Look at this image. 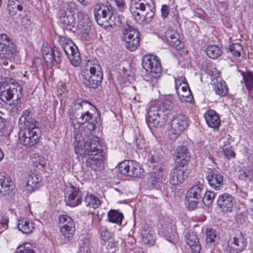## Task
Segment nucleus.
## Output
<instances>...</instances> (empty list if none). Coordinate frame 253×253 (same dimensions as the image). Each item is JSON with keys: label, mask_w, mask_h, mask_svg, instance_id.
Returning a JSON list of instances; mask_svg holds the SVG:
<instances>
[{"label": "nucleus", "mask_w": 253, "mask_h": 253, "mask_svg": "<svg viewBox=\"0 0 253 253\" xmlns=\"http://www.w3.org/2000/svg\"><path fill=\"white\" fill-rule=\"evenodd\" d=\"M129 10L137 23L146 24L152 20L155 7L152 0H130Z\"/></svg>", "instance_id": "1"}, {"label": "nucleus", "mask_w": 253, "mask_h": 253, "mask_svg": "<svg viewBox=\"0 0 253 253\" xmlns=\"http://www.w3.org/2000/svg\"><path fill=\"white\" fill-rule=\"evenodd\" d=\"M91 106L89 102L82 100L72 106L69 116L72 126L75 130L79 129L83 124L94 121L92 114L87 110Z\"/></svg>", "instance_id": "2"}, {"label": "nucleus", "mask_w": 253, "mask_h": 253, "mask_svg": "<svg viewBox=\"0 0 253 253\" xmlns=\"http://www.w3.org/2000/svg\"><path fill=\"white\" fill-rule=\"evenodd\" d=\"M81 75L83 84L90 88H97L103 80L101 67L97 63L92 64L90 61L82 67Z\"/></svg>", "instance_id": "3"}, {"label": "nucleus", "mask_w": 253, "mask_h": 253, "mask_svg": "<svg viewBox=\"0 0 253 253\" xmlns=\"http://www.w3.org/2000/svg\"><path fill=\"white\" fill-rule=\"evenodd\" d=\"M22 97V87L17 83L11 81H3L0 84V98L7 103L10 102V105H15L18 103V101Z\"/></svg>", "instance_id": "4"}, {"label": "nucleus", "mask_w": 253, "mask_h": 253, "mask_svg": "<svg viewBox=\"0 0 253 253\" xmlns=\"http://www.w3.org/2000/svg\"><path fill=\"white\" fill-rule=\"evenodd\" d=\"M58 41L71 63L75 67L79 66L80 65L81 59L77 46L71 40L65 37L60 36Z\"/></svg>", "instance_id": "5"}, {"label": "nucleus", "mask_w": 253, "mask_h": 253, "mask_svg": "<svg viewBox=\"0 0 253 253\" xmlns=\"http://www.w3.org/2000/svg\"><path fill=\"white\" fill-rule=\"evenodd\" d=\"M122 39L128 49L134 51L139 44V32L130 25L125 24L123 26Z\"/></svg>", "instance_id": "6"}, {"label": "nucleus", "mask_w": 253, "mask_h": 253, "mask_svg": "<svg viewBox=\"0 0 253 253\" xmlns=\"http://www.w3.org/2000/svg\"><path fill=\"white\" fill-rule=\"evenodd\" d=\"M167 120V115L161 112L157 106H151L147 112L146 122L149 127H162Z\"/></svg>", "instance_id": "7"}, {"label": "nucleus", "mask_w": 253, "mask_h": 253, "mask_svg": "<svg viewBox=\"0 0 253 253\" xmlns=\"http://www.w3.org/2000/svg\"><path fill=\"white\" fill-rule=\"evenodd\" d=\"M16 54V47L8 36L0 35V58L12 60Z\"/></svg>", "instance_id": "8"}, {"label": "nucleus", "mask_w": 253, "mask_h": 253, "mask_svg": "<svg viewBox=\"0 0 253 253\" xmlns=\"http://www.w3.org/2000/svg\"><path fill=\"white\" fill-rule=\"evenodd\" d=\"M119 168L122 174L128 176L141 177L143 175V169L134 161H124L120 164Z\"/></svg>", "instance_id": "9"}, {"label": "nucleus", "mask_w": 253, "mask_h": 253, "mask_svg": "<svg viewBox=\"0 0 253 253\" xmlns=\"http://www.w3.org/2000/svg\"><path fill=\"white\" fill-rule=\"evenodd\" d=\"M188 126V119L185 115L179 113L175 115L171 122L170 137L175 139L180 135Z\"/></svg>", "instance_id": "10"}, {"label": "nucleus", "mask_w": 253, "mask_h": 253, "mask_svg": "<svg viewBox=\"0 0 253 253\" xmlns=\"http://www.w3.org/2000/svg\"><path fill=\"white\" fill-rule=\"evenodd\" d=\"M160 232L169 242L174 243L178 235L175 227L171 220L168 217H163L159 220Z\"/></svg>", "instance_id": "11"}, {"label": "nucleus", "mask_w": 253, "mask_h": 253, "mask_svg": "<svg viewBox=\"0 0 253 253\" xmlns=\"http://www.w3.org/2000/svg\"><path fill=\"white\" fill-rule=\"evenodd\" d=\"M98 137L90 135L84 143L83 148L79 150V154L87 156V154L103 152L102 150L103 144L99 142Z\"/></svg>", "instance_id": "12"}, {"label": "nucleus", "mask_w": 253, "mask_h": 253, "mask_svg": "<svg viewBox=\"0 0 253 253\" xmlns=\"http://www.w3.org/2000/svg\"><path fill=\"white\" fill-rule=\"evenodd\" d=\"M142 65L146 72L151 74L155 78L160 76L162 68L156 57L151 55L144 56Z\"/></svg>", "instance_id": "13"}, {"label": "nucleus", "mask_w": 253, "mask_h": 253, "mask_svg": "<svg viewBox=\"0 0 253 253\" xmlns=\"http://www.w3.org/2000/svg\"><path fill=\"white\" fill-rule=\"evenodd\" d=\"M189 174L190 171L187 169V166L177 164L170 172L169 181L172 185L181 184Z\"/></svg>", "instance_id": "14"}, {"label": "nucleus", "mask_w": 253, "mask_h": 253, "mask_svg": "<svg viewBox=\"0 0 253 253\" xmlns=\"http://www.w3.org/2000/svg\"><path fill=\"white\" fill-rule=\"evenodd\" d=\"M40 135V128H35L34 130L31 131L23 129L19 133V139L22 144L30 147L38 142Z\"/></svg>", "instance_id": "15"}, {"label": "nucleus", "mask_w": 253, "mask_h": 253, "mask_svg": "<svg viewBox=\"0 0 253 253\" xmlns=\"http://www.w3.org/2000/svg\"><path fill=\"white\" fill-rule=\"evenodd\" d=\"M247 244L246 239L241 232H239L230 238L226 252L227 253H239L244 250Z\"/></svg>", "instance_id": "16"}, {"label": "nucleus", "mask_w": 253, "mask_h": 253, "mask_svg": "<svg viewBox=\"0 0 253 253\" xmlns=\"http://www.w3.org/2000/svg\"><path fill=\"white\" fill-rule=\"evenodd\" d=\"M105 153L98 152L91 154H87L85 164L87 167L94 170L100 171L103 169L104 162L105 159Z\"/></svg>", "instance_id": "17"}, {"label": "nucleus", "mask_w": 253, "mask_h": 253, "mask_svg": "<svg viewBox=\"0 0 253 253\" xmlns=\"http://www.w3.org/2000/svg\"><path fill=\"white\" fill-rule=\"evenodd\" d=\"M70 185V186L67 187V193L68 196L65 199L66 204L71 207H76L81 203L83 195L79 187Z\"/></svg>", "instance_id": "18"}, {"label": "nucleus", "mask_w": 253, "mask_h": 253, "mask_svg": "<svg viewBox=\"0 0 253 253\" xmlns=\"http://www.w3.org/2000/svg\"><path fill=\"white\" fill-rule=\"evenodd\" d=\"M60 231L65 238H71L75 231V223L71 217L67 215L59 216Z\"/></svg>", "instance_id": "19"}, {"label": "nucleus", "mask_w": 253, "mask_h": 253, "mask_svg": "<svg viewBox=\"0 0 253 253\" xmlns=\"http://www.w3.org/2000/svg\"><path fill=\"white\" fill-rule=\"evenodd\" d=\"M206 178L210 186L219 190L223 185V176L214 169H208L206 172Z\"/></svg>", "instance_id": "20"}, {"label": "nucleus", "mask_w": 253, "mask_h": 253, "mask_svg": "<svg viewBox=\"0 0 253 253\" xmlns=\"http://www.w3.org/2000/svg\"><path fill=\"white\" fill-rule=\"evenodd\" d=\"M164 38L169 44L179 51L184 47L183 43L179 40L178 33L173 29H168L165 32Z\"/></svg>", "instance_id": "21"}, {"label": "nucleus", "mask_w": 253, "mask_h": 253, "mask_svg": "<svg viewBox=\"0 0 253 253\" xmlns=\"http://www.w3.org/2000/svg\"><path fill=\"white\" fill-rule=\"evenodd\" d=\"M217 203L223 211L228 212L232 211L235 202L232 196L224 193L218 197Z\"/></svg>", "instance_id": "22"}, {"label": "nucleus", "mask_w": 253, "mask_h": 253, "mask_svg": "<svg viewBox=\"0 0 253 253\" xmlns=\"http://www.w3.org/2000/svg\"><path fill=\"white\" fill-rule=\"evenodd\" d=\"M19 123L23 125V129L34 130L35 128H39L37 126V122L33 118L30 111L25 110L22 112V116L19 118Z\"/></svg>", "instance_id": "23"}, {"label": "nucleus", "mask_w": 253, "mask_h": 253, "mask_svg": "<svg viewBox=\"0 0 253 253\" xmlns=\"http://www.w3.org/2000/svg\"><path fill=\"white\" fill-rule=\"evenodd\" d=\"M185 240L193 253H199L201 251V245L196 233L190 231L185 235Z\"/></svg>", "instance_id": "24"}, {"label": "nucleus", "mask_w": 253, "mask_h": 253, "mask_svg": "<svg viewBox=\"0 0 253 253\" xmlns=\"http://www.w3.org/2000/svg\"><path fill=\"white\" fill-rule=\"evenodd\" d=\"M205 118L208 126L213 128H218L220 125V119L218 114L213 110L210 109L205 114Z\"/></svg>", "instance_id": "25"}, {"label": "nucleus", "mask_w": 253, "mask_h": 253, "mask_svg": "<svg viewBox=\"0 0 253 253\" xmlns=\"http://www.w3.org/2000/svg\"><path fill=\"white\" fill-rule=\"evenodd\" d=\"M60 21L64 27L68 30H71L76 24L74 13H68L63 11L60 13Z\"/></svg>", "instance_id": "26"}, {"label": "nucleus", "mask_w": 253, "mask_h": 253, "mask_svg": "<svg viewBox=\"0 0 253 253\" xmlns=\"http://www.w3.org/2000/svg\"><path fill=\"white\" fill-rule=\"evenodd\" d=\"M111 8V5L109 7L103 6L102 10L96 12L94 17L98 25L103 26L104 24L107 23L108 21H109V18L112 11L110 10Z\"/></svg>", "instance_id": "27"}, {"label": "nucleus", "mask_w": 253, "mask_h": 253, "mask_svg": "<svg viewBox=\"0 0 253 253\" xmlns=\"http://www.w3.org/2000/svg\"><path fill=\"white\" fill-rule=\"evenodd\" d=\"M239 177L246 182H253V163L244 166L239 170Z\"/></svg>", "instance_id": "28"}, {"label": "nucleus", "mask_w": 253, "mask_h": 253, "mask_svg": "<svg viewBox=\"0 0 253 253\" xmlns=\"http://www.w3.org/2000/svg\"><path fill=\"white\" fill-rule=\"evenodd\" d=\"M203 190L204 185L202 184L199 183L194 185L188 190L186 193V197L187 198H193L200 201L202 198Z\"/></svg>", "instance_id": "29"}, {"label": "nucleus", "mask_w": 253, "mask_h": 253, "mask_svg": "<svg viewBox=\"0 0 253 253\" xmlns=\"http://www.w3.org/2000/svg\"><path fill=\"white\" fill-rule=\"evenodd\" d=\"M176 157L177 158L181 159L177 164L187 166L190 160V155L187 147L184 145L177 146L176 148Z\"/></svg>", "instance_id": "30"}, {"label": "nucleus", "mask_w": 253, "mask_h": 253, "mask_svg": "<svg viewBox=\"0 0 253 253\" xmlns=\"http://www.w3.org/2000/svg\"><path fill=\"white\" fill-rule=\"evenodd\" d=\"M49 53H45V60L47 62L59 64L62 61V53L57 47H54L52 50H50Z\"/></svg>", "instance_id": "31"}, {"label": "nucleus", "mask_w": 253, "mask_h": 253, "mask_svg": "<svg viewBox=\"0 0 253 253\" xmlns=\"http://www.w3.org/2000/svg\"><path fill=\"white\" fill-rule=\"evenodd\" d=\"M42 180L41 176L37 173H31L27 177V186L29 187L28 190L33 191L35 189L39 186L40 182Z\"/></svg>", "instance_id": "32"}, {"label": "nucleus", "mask_w": 253, "mask_h": 253, "mask_svg": "<svg viewBox=\"0 0 253 253\" xmlns=\"http://www.w3.org/2000/svg\"><path fill=\"white\" fill-rule=\"evenodd\" d=\"M13 183L7 175L0 174V192L4 194H8V191L12 189Z\"/></svg>", "instance_id": "33"}, {"label": "nucleus", "mask_w": 253, "mask_h": 253, "mask_svg": "<svg viewBox=\"0 0 253 253\" xmlns=\"http://www.w3.org/2000/svg\"><path fill=\"white\" fill-rule=\"evenodd\" d=\"M18 228L20 231L24 234H29L34 229L33 222L27 218L19 219L18 223Z\"/></svg>", "instance_id": "34"}, {"label": "nucleus", "mask_w": 253, "mask_h": 253, "mask_svg": "<svg viewBox=\"0 0 253 253\" xmlns=\"http://www.w3.org/2000/svg\"><path fill=\"white\" fill-rule=\"evenodd\" d=\"M213 90L215 93L219 96H224L228 92V89L226 83L223 80L217 81L213 84Z\"/></svg>", "instance_id": "35"}, {"label": "nucleus", "mask_w": 253, "mask_h": 253, "mask_svg": "<svg viewBox=\"0 0 253 253\" xmlns=\"http://www.w3.org/2000/svg\"><path fill=\"white\" fill-rule=\"evenodd\" d=\"M107 217L109 222L121 225L124 218V215L122 212H120L117 210H111L108 212Z\"/></svg>", "instance_id": "36"}, {"label": "nucleus", "mask_w": 253, "mask_h": 253, "mask_svg": "<svg viewBox=\"0 0 253 253\" xmlns=\"http://www.w3.org/2000/svg\"><path fill=\"white\" fill-rule=\"evenodd\" d=\"M207 55L211 59H216L222 54L221 49L217 45H210L208 46L206 50Z\"/></svg>", "instance_id": "37"}, {"label": "nucleus", "mask_w": 253, "mask_h": 253, "mask_svg": "<svg viewBox=\"0 0 253 253\" xmlns=\"http://www.w3.org/2000/svg\"><path fill=\"white\" fill-rule=\"evenodd\" d=\"M84 203L86 206L96 209L101 204L99 199L93 194L87 195L84 197Z\"/></svg>", "instance_id": "38"}, {"label": "nucleus", "mask_w": 253, "mask_h": 253, "mask_svg": "<svg viewBox=\"0 0 253 253\" xmlns=\"http://www.w3.org/2000/svg\"><path fill=\"white\" fill-rule=\"evenodd\" d=\"M242 75L247 89L250 91L253 90V73L250 71L242 72Z\"/></svg>", "instance_id": "39"}, {"label": "nucleus", "mask_w": 253, "mask_h": 253, "mask_svg": "<svg viewBox=\"0 0 253 253\" xmlns=\"http://www.w3.org/2000/svg\"><path fill=\"white\" fill-rule=\"evenodd\" d=\"M83 138L81 133L78 131H74V141L73 144L75 147V151L77 154H79V150H81L83 145Z\"/></svg>", "instance_id": "40"}, {"label": "nucleus", "mask_w": 253, "mask_h": 253, "mask_svg": "<svg viewBox=\"0 0 253 253\" xmlns=\"http://www.w3.org/2000/svg\"><path fill=\"white\" fill-rule=\"evenodd\" d=\"M163 168H165L163 165H160L157 168H153V171L152 172L153 174L159 178V181L162 182L164 181L166 179V171Z\"/></svg>", "instance_id": "41"}, {"label": "nucleus", "mask_w": 253, "mask_h": 253, "mask_svg": "<svg viewBox=\"0 0 253 253\" xmlns=\"http://www.w3.org/2000/svg\"><path fill=\"white\" fill-rule=\"evenodd\" d=\"M109 21L107 23L111 26L115 25L120 26L123 22L124 18L117 14H113L111 11V14L109 17Z\"/></svg>", "instance_id": "42"}, {"label": "nucleus", "mask_w": 253, "mask_h": 253, "mask_svg": "<svg viewBox=\"0 0 253 253\" xmlns=\"http://www.w3.org/2000/svg\"><path fill=\"white\" fill-rule=\"evenodd\" d=\"M161 112L165 113V112L170 111L173 107L174 104L169 99L164 100L160 105H156Z\"/></svg>", "instance_id": "43"}, {"label": "nucleus", "mask_w": 253, "mask_h": 253, "mask_svg": "<svg viewBox=\"0 0 253 253\" xmlns=\"http://www.w3.org/2000/svg\"><path fill=\"white\" fill-rule=\"evenodd\" d=\"M228 49L234 56L240 57L241 52L243 50V47L240 44L235 43L229 45Z\"/></svg>", "instance_id": "44"}, {"label": "nucleus", "mask_w": 253, "mask_h": 253, "mask_svg": "<svg viewBox=\"0 0 253 253\" xmlns=\"http://www.w3.org/2000/svg\"><path fill=\"white\" fill-rule=\"evenodd\" d=\"M215 194L211 191H208L205 193L204 196L202 198V201L205 205L209 206L211 205L213 199L215 198Z\"/></svg>", "instance_id": "45"}, {"label": "nucleus", "mask_w": 253, "mask_h": 253, "mask_svg": "<svg viewBox=\"0 0 253 253\" xmlns=\"http://www.w3.org/2000/svg\"><path fill=\"white\" fill-rule=\"evenodd\" d=\"M177 93L181 100H184L187 102H191L193 99L192 93L190 89H187L183 91V92H180V90H179Z\"/></svg>", "instance_id": "46"}, {"label": "nucleus", "mask_w": 253, "mask_h": 253, "mask_svg": "<svg viewBox=\"0 0 253 253\" xmlns=\"http://www.w3.org/2000/svg\"><path fill=\"white\" fill-rule=\"evenodd\" d=\"M117 244V242H115L114 241H110L108 242L105 241L102 246V250L105 252L106 250H108V252H104V253H112L114 252V249L116 247Z\"/></svg>", "instance_id": "47"}, {"label": "nucleus", "mask_w": 253, "mask_h": 253, "mask_svg": "<svg viewBox=\"0 0 253 253\" xmlns=\"http://www.w3.org/2000/svg\"><path fill=\"white\" fill-rule=\"evenodd\" d=\"M89 241L87 239H84L80 243V253H87L90 251Z\"/></svg>", "instance_id": "48"}, {"label": "nucleus", "mask_w": 253, "mask_h": 253, "mask_svg": "<svg viewBox=\"0 0 253 253\" xmlns=\"http://www.w3.org/2000/svg\"><path fill=\"white\" fill-rule=\"evenodd\" d=\"M34 165L36 167H38L39 166L43 168L46 165V162L45 159L40 155H38L35 158L32 159Z\"/></svg>", "instance_id": "49"}, {"label": "nucleus", "mask_w": 253, "mask_h": 253, "mask_svg": "<svg viewBox=\"0 0 253 253\" xmlns=\"http://www.w3.org/2000/svg\"><path fill=\"white\" fill-rule=\"evenodd\" d=\"M206 241L207 243H212L216 237V231L212 229H208L206 232Z\"/></svg>", "instance_id": "50"}, {"label": "nucleus", "mask_w": 253, "mask_h": 253, "mask_svg": "<svg viewBox=\"0 0 253 253\" xmlns=\"http://www.w3.org/2000/svg\"><path fill=\"white\" fill-rule=\"evenodd\" d=\"M95 121L88 122L86 124H83L84 127V131L87 134H90L92 131H93L95 127Z\"/></svg>", "instance_id": "51"}, {"label": "nucleus", "mask_w": 253, "mask_h": 253, "mask_svg": "<svg viewBox=\"0 0 253 253\" xmlns=\"http://www.w3.org/2000/svg\"><path fill=\"white\" fill-rule=\"evenodd\" d=\"M149 161L153 165L152 166L153 168L159 167L161 165H159L160 163H162L160 158L156 154L151 155V156L149 157Z\"/></svg>", "instance_id": "52"}, {"label": "nucleus", "mask_w": 253, "mask_h": 253, "mask_svg": "<svg viewBox=\"0 0 253 253\" xmlns=\"http://www.w3.org/2000/svg\"><path fill=\"white\" fill-rule=\"evenodd\" d=\"M24 0H9L8 5L16 7L19 9V11H22L23 9L22 4Z\"/></svg>", "instance_id": "53"}, {"label": "nucleus", "mask_w": 253, "mask_h": 253, "mask_svg": "<svg viewBox=\"0 0 253 253\" xmlns=\"http://www.w3.org/2000/svg\"><path fill=\"white\" fill-rule=\"evenodd\" d=\"M100 232L102 240L104 242L109 240L110 234L106 227L102 226L100 229Z\"/></svg>", "instance_id": "54"}, {"label": "nucleus", "mask_w": 253, "mask_h": 253, "mask_svg": "<svg viewBox=\"0 0 253 253\" xmlns=\"http://www.w3.org/2000/svg\"><path fill=\"white\" fill-rule=\"evenodd\" d=\"M76 4L72 1L67 2L64 5L66 11H68L69 13H74V10L76 9Z\"/></svg>", "instance_id": "55"}, {"label": "nucleus", "mask_w": 253, "mask_h": 253, "mask_svg": "<svg viewBox=\"0 0 253 253\" xmlns=\"http://www.w3.org/2000/svg\"><path fill=\"white\" fill-rule=\"evenodd\" d=\"M186 80L184 77H181L175 79V85L176 92L180 90V87L183 85V83H185Z\"/></svg>", "instance_id": "56"}, {"label": "nucleus", "mask_w": 253, "mask_h": 253, "mask_svg": "<svg viewBox=\"0 0 253 253\" xmlns=\"http://www.w3.org/2000/svg\"><path fill=\"white\" fill-rule=\"evenodd\" d=\"M114 2L118 9L123 11L126 7V3L125 0H111Z\"/></svg>", "instance_id": "57"}, {"label": "nucleus", "mask_w": 253, "mask_h": 253, "mask_svg": "<svg viewBox=\"0 0 253 253\" xmlns=\"http://www.w3.org/2000/svg\"><path fill=\"white\" fill-rule=\"evenodd\" d=\"M199 202V200L195 199V200H191L188 198L187 208L190 211H193L197 208V205Z\"/></svg>", "instance_id": "58"}, {"label": "nucleus", "mask_w": 253, "mask_h": 253, "mask_svg": "<svg viewBox=\"0 0 253 253\" xmlns=\"http://www.w3.org/2000/svg\"><path fill=\"white\" fill-rule=\"evenodd\" d=\"M222 149L224 154L227 159L234 158L235 156V153L232 149L231 147H223Z\"/></svg>", "instance_id": "59"}, {"label": "nucleus", "mask_w": 253, "mask_h": 253, "mask_svg": "<svg viewBox=\"0 0 253 253\" xmlns=\"http://www.w3.org/2000/svg\"><path fill=\"white\" fill-rule=\"evenodd\" d=\"M148 181L153 186H156L158 183L162 182V181H159V178L157 177L152 172H151Z\"/></svg>", "instance_id": "60"}, {"label": "nucleus", "mask_w": 253, "mask_h": 253, "mask_svg": "<svg viewBox=\"0 0 253 253\" xmlns=\"http://www.w3.org/2000/svg\"><path fill=\"white\" fill-rule=\"evenodd\" d=\"M143 139L140 136L135 135L134 137V142L135 143L136 146L138 149L142 148Z\"/></svg>", "instance_id": "61"}, {"label": "nucleus", "mask_w": 253, "mask_h": 253, "mask_svg": "<svg viewBox=\"0 0 253 253\" xmlns=\"http://www.w3.org/2000/svg\"><path fill=\"white\" fill-rule=\"evenodd\" d=\"M162 17L164 18H167L169 14V9L168 6L166 4L163 5L161 8Z\"/></svg>", "instance_id": "62"}, {"label": "nucleus", "mask_w": 253, "mask_h": 253, "mask_svg": "<svg viewBox=\"0 0 253 253\" xmlns=\"http://www.w3.org/2000/svg\"><path fill=\"white\" fill-rule=\"evenodd\" d=\"M7 10L9 15L12 17L17 14L18 12L19 11V9L17 8L16 7H14L13 6H12L9 5H7Z\"/></svg>", "instance_id": "63"}, {"label": "nucleus", "mask_w": 253, "mask_h": 253, "mask_svg": "<svg viewBox=\"0 0 253 253\" xmlns=\"http://www.w3.org/2000/svg\"><path fill=\"white\" fill-rule=\"evenodd\" d=\"M80 32L83 34L88 35L90 32V28L86 24H81L79 26Z\"/></svg>", "instance_id": "64"}]
</instances>
